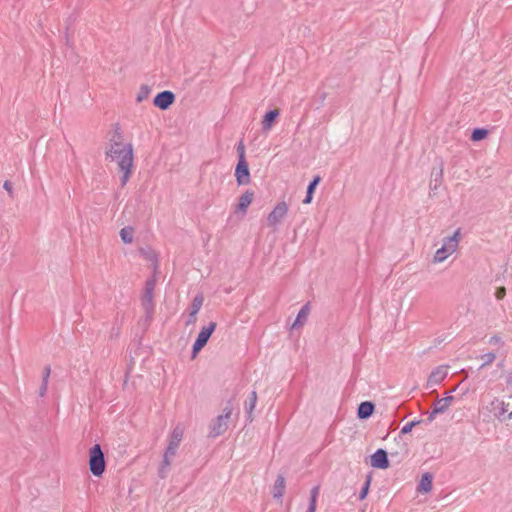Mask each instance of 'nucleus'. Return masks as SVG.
Returning <instances> with one entry per match:
<instances>
[{"mask_svg":"<svg viewBox=\"0 0 512 512\" xmlns=\"http://www.w3.org/2000/svg\"><path fill=\"white\" fill-rule=\"evenodd\" d=\"M111 144L106 152L111 160H133V148L130 143H125L119 128H116L110 139Z\"/></svg>","mask_w":512,"mask_h":512,"instance_id":"nucleus-1","label":"nucleus"},{"mask_svg":"<svg viewBox=\"0 0 512 512\" xmlns=\"http://www.w3.org/2000/svg\"><path fill=\"white\" fill-rule=\"evenodd\" d=\"M321 177L319 175L314 176L313 180L309 183L307 187L306 197L303 200L304 204H309L312 201L313 193L317 187V185L320 183Z\"/></svg>","mask_w":512,"mask_h":512,"instance_id":"nucleus-23","label":"nucleus"},{"mask_svg":"<svg viewBox=\"0 0 512 512\" xmlns=\"http://www.w3.org/2000/svg\"><path fill=\"white\" fill-rule=\"evenodd\" d=\"M204 302V297L202 294H198L194 297L191 306H190V312L197 313L200 311L202 305Z\"/></svg>","mask_w":512,"mask_h":512,"instance_id":"nucleus-27","label":"nucleus"},{"mask_svg":"<svg viewBox=\"0 0 512 512\" xmlns=\"http://www.w3.org/2000/svg\"><path fill=\"white\" fill-rule=\"evenodd\" d=\"M257 402V393L256 391H252L248 397V399L244 403V407L247 413V419L249 422L252 421V412L256 406Z\"/></svg>","mask_w":512,"mask_h":512,"instance_id":"nucleus-20","label":"nucleus"},{"mask_svg":"<svg viewBox=\"0 0 512 512\" xmlns=\"http://www.w3.org/2000/svg\"><path fill=\"white\" fill-rule=\"evenodd\" d=\"M174 101L175 95L173 92L165 90L155 96L153 104L159 109L166 110L173 104Z\"/></svg>","mask_w":512,"mask_h":512,"instance_id":"nucleus-9","label":"nucleus"},{"mask_svg":"<svg viewBox=\"0 0 512 512\" xmlns=\"http://www.w3.org/2000/svg\"><path fill=\"white\" fill-rule=\"evenodd\" d=\"M156 286V280L155 278H150L145 283V288L141 297V304L145 311L146 317L151 318L154 310H155V304H154V290Z\"/></svg>","mask_w":512,"mask_h":512,"instance_id":"nucleus-5","label":"nucleus"},{"mask_svg":"<svg viewBox=\"0 0 512 512\" xmlns=\"http://www.w3.org/2000/svg\"><path fill=\"white\" fill-rule=\"evenodd\" d=\"M507 386H512V371H507L503 374Z\"/></svg>","mask_w":512,"mask_h":512,"instance_id":"nucleus-38","label":"nucleus"},{"mask_svg":"<svg viewBox=\"0 0 512 512\" xmlns=\"http://www.w3.org/2000/svg\"><path fill=\"white\" fill-rule=\"evenodd\" d=\"M120 171L123 173L121 177V185L124 186L128 182L131 171L133 168V162H118Z\"/></svg>","mask_w":512,"mask_h":512,"instance_id":"nucleus-22","label":"nucleus"},{"mask_svg":"<svg viewBox=\"0 0 512 512\" xmlns=\"http://www.w3.org/2000/svg\"><path fill=\"white\" fill-rule=\"evenodd\" d=\"M374 404L369 401L362 402L357 411V415L360 419H367L373 414Z\"/></svg>","mask_w":512,"mask_h":512,"instance_id":"nucleus-17","label":"nucleus"},{"mask_svg":"<svg viewBox=\"0 0 512 512\" xmlns=\"http://www.w3.org/2000/svg\"><path fill=\"white\" fill-rule=\"evenodd\" d=\"M309 312H310L309 304H305L298 312L297 317H296L294 323L292 324L291 328L295 329V328L302 326L306 322Z\"/></svg>","mask_w":512,"mask_h":512,"instance_id":"nucleus-18","label":"nucleus"},{"mask_svg":"<svg viewBox=\"0 0 512 512\" xmlns=\"http://www.w3.org/2000/svg\"><path fill=\"white\" fill-rule=\"evenodd\" d=\"M432 480V475L429 473H425L419 482L418 491L424 493L430 492L432 489Z\"/></svg>","mask_w":512,"mask_h":512,"instance_id":"nucleus-24","label":"nucleus"},{"mask_svg":"<svg viewBox=\"0 0 512 512\" xmlns=\"http://www.w3.org/2000/svg\"><path fill=\"white\" fill-rule=\"evenodd\" d=\"M417 424H419V421H411V422L406 423L402 427L401 433L402 434H408L409 432L412 431L413 427L416 426Z\"/></svg>","mask_w":512,"mask_h":512,"instance_id":"nucleus-33","label":"nucleus"},{"mask_svg":"<svg viewBox=\"0 0 512 512\" xmlns=\"http://www.w3.org/2000/svg\"><path fill=\"white\" fill-rule=\"evenodd\" d=\"M442 174H443V168L442 167H440L439 170L436 173H434V172L432 173V176H435V178L431 182V184L434 183V186L432 187V190L437 189L438 185H440L441 179H442Z\"/></svg>","mask_w":512,"mask_h":512,"instance_id":"nucleus-32","label":"nucleus"},{"mask_svg":"<svg viewBox=\"0 0 512 512\" xmlns=\"http://www.w3.org/2000/svg\"><path fill=\"white\" fill-rule=\"evenodd\" d=\"M178 447L168 444V447L164 453L162 465L159 470V474L162 478L165 477V472L171 465L173 457L176 455Z\"/></svg>","mask_w":512,"mask_h":512,"instance_id":"nucleus-14","label":"nucleus"},{"mask_svg":"<svg viewBox=\"0 0 512 512\" xmlns=\"http://www.w3.org/2000/svg\"><path fill=\"white\" fill-rule=\"evenodd\" d=\"M3 188L10 194V196L13 195L12 183L10 181L6 180L3 184Z\"/></svg>","mask_w":512,"mask_h":512,"instance_id":"nucleus-39","label":"nucleus"},{"mask_svg":"<svg viewBox=\"0 0 512 512\" xmlns=\"http://www.w3.org/2000/svg\"><path fill=\"white\" fill-rule=\"evenodd\" d=\"M489 344H502V339L501 337L494 335L490 337Z\"/></svg>","mask_w":512,"mask_h":512,"instance_id":"nucleus-41","label":"nucleus"},{"mask_svg":"<svg viewBox=\"0 0 512 512\" xmlns=\"http://www.w3.org/2000/svg\"><path fill=\"white\" fill-rule=\"evenodd\" d=\"M50 374H51V368H50V366H49V365H47V366L44 368L42 381H43V382H45V383H48V381H49V377H50Z\"/></svg>","mask_w":512,"mask_h":512,"instance_id":"nucleus-34","label":"nucleus"},{"mask_svg":"<svg viewBox=\"0 0 512 512\" xmlns=\"http://www.w3.org/2000/svg\"><path fill=\"white\" fill-rule=\"evenodd\" d=\"M47 388H48V383H45L42 381L40 389H39V395L41 397H43L46 394Z\"/></svg>","mask_w":512,"mask_h":512,"instance_id":"nucleus-40","label":"nucleus"},{"mask_svg":"<svg viewBox=\"0 0 512 512\" xmlns=\"http://www.w3.org/2000/svg\"><path fill=\"white\" fill-rule=\"evenodd\" d=\"M235 177L238 185H246L250 182L248 162H237Z\"/></svg>","mask_w":512,"mask_h":512,"instance_id":"nucleus-11","label":"nucleus"},{"mask_svg":"<svg viewBox=\"0 0 512 512\" xmlns=\"http://www.w3.org/2000/svg\"><path fill=\"white\" fill-rule=\"evenodd\" d=\"M237 152H238V157H239L238 160H245V150H244V146L242 145V143H239V145L237 147Z\"/></svg>","mask_w":512,"mask_h":512,"instance_id":"nucleus-36","label":"nucleus"},{"mask_svg":"<svg viewBox=\"0 0 512 512\" xmlns=\"http://www.w3.org/2000/svg\"><path fill=\"white\" fill-rule=\"evenodd\" d=\"M288 212V205L286 202H279L274 209L267 216V224L270 227L276 228L285 218Z\"/></svg>","mask_w":512,"mask_h":512,"instance_id":"nucleus-7","label":"nucleus"},{"mask_svg":"<svg viewBox=\"0 0 512 512\" xmlns=\"http://www.w3.org/2000/svg\"><path fill=\"white\" fill-rule=\"evenodd\" d=\"M278 116H279V111L277 109L268 111L264 115V118L262 120L263 130H270Z\"/></svg>","mask_w":512,"mask_h":512,"instance_id":"nucleus-19","label":"nucleus"},{"mask_svg":"<svg viewBox=\"0 0 512 512\" xmlns=\"http://www.w3.org/2000/svg\"><path fill=\"white\" fill-rule=\"evenodd\" d=\"M480 359L482 360V364L479 367V369L481 370V369L491 365L495 361L496 354L494 352H489V353L481 355Z\"/></svg>","mask_w":512,"mask_h":512,"instance_id":"nucleus-28","label":"nucleus"},{"mask_svg":"<svg viewBox=\"0 0 512 512\" xmlns=\"http://www.w3.org/2000/svg\"><path fill=\"white\" fill-rule=\"evenodd\" d=\"M197 320V313L189 312L188 319L186 321V325L194 324Z\"/></svg>","mask_w":512,"mask_h":512,"instance_id":"nucleus-37","label":"nucleus"},{"mask_svg":"<svg viewBox=\"0 0 512 512\" xmlns=\"http://www.w3.org/2000/svg\"><path fill=\"white\" fill-rule=\"evenodd\" d=\"M233 407L228 403L218 417H216L209 425V437L216 438L224 434L229 427V420L232 415Z\"/></svg>","mask_w":512,"mask_h":512,"instance_id":"nucleus-3","label":"nucleus"},{"mask_svg":"<svg viewBox=\"0 0 512 512\" xmlns=\"http://www.w3.org/2000/svg\"><path fill=\"white\" fill-rule=\"evenodd\" d=\"M183 435H184V429L179 424L173 429L171 436H170L169 444L179 447V445L183 439Z\"/></svg>","mask_w":512,"mask_h":512,"instance_id":"nucleus-21","label":"nucleus"},{"mask_svg":"<svg viewBox=\"0 0 512 512\" xmlns=\"http://www.w3.org/2000/svg\"><path fill=\"white\" fill-rule=\"evenodd\" d=\"M371 466L378 469H387L389 467L387 452L383 449H378L371 456Z\"/></svg>","mask_w":512,"mask_h":512,"instance_id":"nucleus-12","label":"nucleus"},{"mask_svg":"<svg viewBox=\"0 0 512 512\" xmlns=\"http://www.w3.org/2000/svg\"><path fill=\"white\" fill-rule=\"evenodd\" d=\"M448 366L441 365L436 367L429 375L427 379V387L432 388L439 385L447 376Z\"/></svg>","mask_w":512,"mask_h":512,"instance_id":"nucleus-10","label":"nucleus"},{"mask_svg":"<svg viewBox=\"0 0 512 512\" xmlns=\"http://www.w3.org/2000/svg\"><path fill=\"white\" fill-rule=\"evenodd\" d=\"M320 493V487L314 486L310 491V499H309V505L306 512H315L316 511V505H317V499Z\"/></svg>","mask_w":512,"mask_h":512,"instance_id":"nucleus-25","label":"nucleus"},{"mask_svg":"<svg viewBox=\"0 0 512 512\" xmlns=\"http://www.w3.org/2000/svg\"><path fill=\"white\" fill-rule=\"evenodd\" d=\"M120 238L125 244H130L134 239V229L131 226H126L120 230Z\"/></svg>","mask_w":512,"mask_h":512,"instance_id":"nucleus-26","label":"nucleus"},{"mask_svg":"<svg viewBox=\"0 0 512 512\" xmlns=\"http://www.w3.org/2000/svg\"><path fill=\"white\" fill-rule=\"evenodd\" d=\"M370 483H371V476L368 475L366 477V481H365V483H364V485H363V487H362V489H361V491L359 493V499L360 500L365 499V497L367 496L368 491H369V487H370Z\"/></svg>","mask_w":512,"mask_h":512,"instance_id":"nucleus-31","label":"nucleus"},{"mask_svg":"<svg viewBox=\"0 0 512 512\" xmlns=\"http://www.w3.org/2000/svg\"><path fill=\"white\" fill-rule=\"evenodd\" d=\"M488 135V130L484 129V128H476L473 130L472 134H471V140L472 141H481L483 140L484 138H486Z\"/></svg>","mask_w":512,"mask_h":512,"instance_id":"nucleus-29","label":"nucleus"},{"mask_svg":"<svg viewBox=\"0 0 512 512\" xmlns=\"http://www.w3.org/2000/svg\"><path fill=\"white\" fill-rule=\"evenodd\" d=\"M506 295V289L505 287H499L497 290H496V293H495V296L498 300H502Z\"/></svg>","mask_w":512,"mask_h":512,"instance_id":"nucleus-35","label":"nucleus"},{"mask_svg":"<svg viewBox=\"0 0 512 512\" xmlns=\"http://www.w3.org/2000/svg\"><path fill=\"white\" fill-rule=\"evenodd\" d=\"M490 410L499 421L512 419V412H508L509 404L499 398H494L490 403Z\"/></svg>","mask_w":512,"mask_h":512,"instance_id":"nucleus-8","label":"nucleus"},{"mask_svg":"<svg viewBox=\"0 0 512 512\" xmlns=\"http://www.w3.org/2000/svg\"><path fill=\"white\" fill-rule=\"evenodd\" d=\"M215 328H216V323L210 322L208 324V326H205L200 330V332L193 344L192 357H195L199 353V351L207 344V342H208L210 336L212 335V333L214 332Z\"/></svg>","mask_w":512,"mask_h":512,"instance_id":"nucleus-6","label":"nucleus"},{"mask_svg":"<svg viewBox=\"0 0 512 512\" xmlns=\"http://www.w3.org/2000/svg\"><path fill=\"white\" fill-rule=\"evenodd\" d=\"M454 401L453 396H446L444 398H438L434 402L433 411L429 417V419H433L436 414L444 413Z\"/></svg>","mask_w":512,"mask_h":512,"instance_id":"nucleus-13","label":"nucleus"},{"mask_svg":"<svg viewBox=\"0 0 512 512\" xmlns=\"http://www.w3.org/2000/svg\"><path fill=\"white\" fill-rule=\"evenodd\" d=\"M150 94V88L147 85H142L140 87V90L137 94V102H142L143 100L147 99Z\"/></svg>","mask_w":512,"mask_h":512,"instance_id":"nucleus-30","label":"nucleus"},{"mask_svg":"<svg viewBox=\"0 0 512 512\" xmlns=\"http://www.w3.org/2000/svg\"><path fill=\"white\" fill-rule=\"evenodd\" d=\"M254 199V193L252 191H246L239 198V202L237 205V211H240L243 215L246 214L247 208L252 203Z\"/></svg>","mask_w":512,"mask_h":512,"instance_id":"nucleus-15","label":"nucleus"},{"mask_svg":"<svg viewBox=\"0 0 512 512\" xmlns=\"http://www.w3.org/2000/svg\"><path fill=\"white\" fill-rule=\"evenodd\" d=\"M461 239V229L455 230L452 236L445 237L443 239V245L439 248L435 254L433 261L434 263L444 262L450 255L455 253L458 249L459 242Z\"/></svg>","mask_w":512,"mask_h":512,"instance_id":"nucleus-2","label":"nucleus"},{"mask_svg":"<svg viewBox=\"0 0 512 512\" xmlns=\"http://www.w3.org/2000/svg\"><path fill=\"white\" fill-rule=\"evenodd\" d=\"M286 482L283 475H278L275 484L273 486V497L282 501V497L285 492Z\"/></svg>","mask_w":512,"mask_h":512,"instance_id":"nucleus-16","label":"nucleus"},{"mask_svg":"<svg viewBox=\"0 0 512 512\" xmlns=\"http://www.w3.org/2000/svg\"><path fill=\"white\" fill-rule=\"evenodd\" d=\"M106 467L105 456L99 444H95L89 452V468L94 476H101Z\"/></svg>","mask_w":512,"mask_h":512,"instance_id":"nucleus-4","label":"nucleus"}]
</instances>
